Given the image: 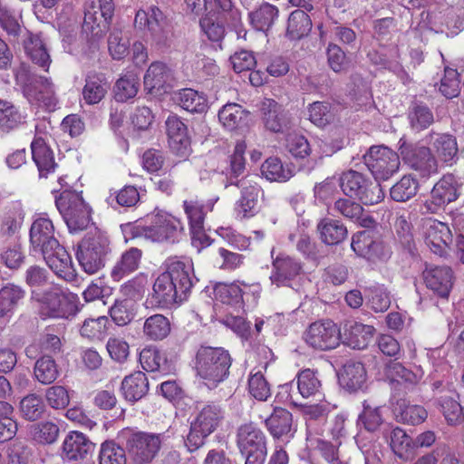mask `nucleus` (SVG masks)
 I'll list each match as a JSON object with an SVG mask.
<instances>
[{"label": "nucleus", "instance_id": "4c0bfd02", "mask_svg": "<svg viewBox=\"0 0 464 464\" xmlns=\"http://www.w3.org/2000/svg\"><path fill=\"white\" fill-rule=\"evenodd\" d=\"M32 156L36 164L40 176L46 177L54 171L57 164L52 150L45 144L44 140L35 139L31 144Z\"/></svg>", "mask_w": 464, "mask_h": 464}, {"label": "nucleus", "instance_id": "f704fd0d", "mask_svg": "<svg viewBox=\"0 0 464 464\" xmlns=\"http://www.w3.org/2000/svg\"><path fill=\"white\" fill-rule=\"evenodd\" d=\"M341 385L351 392L362 390L366 382V371L362 362L349 361L339 376Z\"/></svg>", "mask_w": 464, "mask_h": 464}, {"label": "nucleus", "instance_id": "dca6fc26", "mask_svg": "<svg viewBox=\"0 0 464 464\" xmlns=\"http://www.w3.org/2000/svg\"><path fill=\"white\" fill-rule=\"evenodd\" d=\"M79 311V298L71 292L48 293L41 307V314L51 318H69Z\"/></svg>", "mask_w": 464, "mask_h": 464}, {"label": "nucleus", "instance_id": "f257e3e1", "mask_svg": "<svg viewBox=\"0 0 464 464\" xmlns=\"http://www.w3.org/2000/svg\"><path fill=\"white\" fill-rule=\"evenodd\" d=\"M193 267L189 262L169 259L166 270L155 279L151 303L158 307L170 308L188 299L194 285Z\"/></svg>", "mask_w": 464, "mask_h": 464}, {"label": "nucleus", "instance_id": "a19ab883", "mask_svg": "<svg viewBox=\"0 0 464 464\" xmlns=\"http://www.w3.org/2000/svg\"><path fill=\"white\" fill-rule=\"evenodd\" d=\"M375 329L372 325L353 322L345 330L347 343L353 349H365L373 337Z\"/></svg>", "mask_w": 464, "mask_h": 464}, {"label": "nucleus", "instance_id": "f03ea898", "mask_svg": "<svg viewBox=\"0 0 464 464\" xmlns=\"http://www.w3.org/2000/svg\"><path fill=\"white\" fill-rule=\"evenodd\" d=\"M232 358L222 347L201 346L196 355L197 374L208 388H216L229 375Z\"/></svg>", "mask_w": 464, "mask_h": 464}, {"label": "nucleus", "instance_id": "680f3d73", "mask_svg": "<svg viewBox=\"0 0 464 464\" xmlns=\"http://www.w3.org/2000/svg\"><path fill=\"white\" fill-rule=\"evenodd\" d=\"M440 405L449 425L457 426L464 421L463 408L457 400L448 396L441 397Z\"/></svg>", "mask_w": 464, "mask_h": 464}, {"label": "nucleus", "instance_id": "0e129e2a", "mask_svg": "<svg viewBox=\"0 0 464 464\" xmlns=\"http://www.w3.org/2000/svg\"><path fill=\"white\" fill-rule=\"evenodd\" d=\"M140 362L147 372L166 371V358L155 347H146L140 353Z\"/></svg>", "mask_w": 464, "mask_h": 464}, {"label": "nucleus", "instance_id": "e433bc0d", "mask_svg": "<svg viewBox=\"0 0 464 464\" xmlns=\"http://www.w3.org/2000/svg\"><path fill=\"white\" fill-rule=\"evenodd\" d=\"M141 257L142 251L137 247L124 251L111 271L112 279L119 282L135 272L140 266Z\"/></svg>", "mask_w": 464, "mask_h": 464}, {"label": "nucleus", "instance_id": "c9c22d12", "mask_svg": "<svg viewBox=\"0 0 464 464\" xmlns=\"http://www.w3.org/2000/svg\"><path fill=\"white\" fill-rule=\"evenodd\" d=\"M124 398L135 402L143 398L149 391V381L146 374L140 371L126 376L121 385Z\"/></svg>", "mask_w": 464, "mask_h": 464}, {"label": "nucleus", "instance_id": "bb28decb", "mask_svg": "<svg viewBox=\"0 0 464 464\" xmlns=\"http://www.w3.org/2000/svg\"><path fill=\"white\" fill-rule=\"evenodd\" d=\"M49 267L60 277L70 281L73 278L72 258L66 249L59 243L48 253L42 255Z\"/></svg>", "mask_w": 464, "mask_h": 464}, {"label": "nucleus", "instance_id": "3c124183", "mask_svg": "<svg viewBox=\"0 0 464 464\" xmlns=\"http://www.w3.org/2000/svg\"><path fill=\"white\" fill-rule=\"evenodd\" d=\"M24 295V290L18 285H7L2 287L0 289V318L11 314Z\"/></svg>", "mask_w": 464, "mask_h": 464}, {"label": "nucleus", "instance_id": "49530a36", "mask_svg": "<svg viewBox=\"0 0 464 464\" xmlns=\"http://www.w3.org/2000/svg\"><path fill=\"white\" fill-rule=\"evenodd\" d=\"M245 150L246 144L243 141L236 144L233 154L229 158V165L225 171L227 175L226 188L235 185L237 180H239L238 177L243 174L246 167Z\"/></svg>", "mask_w": 464, "mask_h": 464}, {"label": "nucleus", "instance_id": "338daca9", "mask_svg": "<svg viewBox=\"0 0 464 464\" xmlns=\"http://www.w3.org/2000/svg\"><path fill=\"white\" fill-rule=\"evenodd\" d=\"M245 116V111L237 103H227L218 111L219 121L230 130L237 129Z\"/></svg>", "mask_w": 464, "mask_h": 464}, {"label": "nucleus", "instance_id": "6e6d98bb", "mask_svg": "<svg viewBox=\"0 0 464 464\" xmlns=\"http://www.w3.org/2000/svg\"><path fill=\"white\" fill-rule=\"evenodd\" d=\"M139 90V79L131 72L121 76L115 83L114 95L118 102H124L136 96Z\"/></svg>", "mask_w": 464, "mask_h": 464}, {"label": "nucleus", "instance_id": "8fccbe9b", "mask_svg": "<svg viewBox=\"0 0 464 464\" xmlns=\"http://www.w3.org/2000/svg\"><path fill=\"white\" fill-rule=\"evenodd\" d=\"M312 29L310 16L304 10L293 11L287 22V34L291 39H300Z\"/></svg>", "mask_w": 464, "mask_h": 464}, {"label": "nucleus", "instance_id": "9b49d317", "mask_svg": "<svg viewBox=\"0 0 464 464\" xmlns=\"http://www.w3.org/2000/svg\"><path fill=\"white\" fill-rule=\"evenodd\" d=\"M113 13V0H87L82 30L93 38L101 39L109 29Z\"/></svg>", "mask_w": 464, "mask_h": 464}, {"label": "nucleus", "instance_id": "864d4df0", "mask_svg": "<svg viewBox=\"0 0 464 464\" xmlns=\"http://www.w3.org/2000/svg\"><path fill=\"white\" fill-rule=\"evenodd\" d=\"M418 189V181L411 175H405L391 188L390 196L394 201L406 202L416 196Z\"/></svg>", "mask_w": 464, "mask_h": 464}, {"label": "nucleus", "instance_id": "58836bf2", "mask_svg": "<svg viewBox=\"0 0 464 464\" xmlns=\"http://www.w3.org/2000/svg\"><path fill=\"white\" fill-rule=\"evenodd\" d=\"M248 287V285L239 281L231 284L218 283L214 287V295L224 304H237L243 302Z\"/></svg>", "mask_w": 464, "mask_h": 464}, {"label": "nucleus", "instance_id": "a878e982", "mask_svg": "<svg viewBox=\"0 0 464 464\" xmlns=\"http://www.w3.org/2000/svg\"><path fill=\"white\" fill-rule=\"evenodd\" d=\"M111 84L105 74L92 72L86 75L82 95L85 103L95 105L100 103L107 95Z\"/></svg>", "mask_w": 464, "mask_h": 464}, {"label": "nucleus", "instance_id": "412c9836", "mask_svg": "<svg viewBox=\"0 0 464 464\" xmlns=\"http://www.w3.org/2000/svg\"><path fill=\"white\" fill-rule=\"evenodd\" d=\"M29 237L33 251L40 252L42 255L48 253L59 244L55 237L53 223L45 217L34 219L30 227Z\"/></svg>", "mask_w": 464, "mask_h": 464}, {"label": "nucleus", "instance_id": "5701e85b", "mask_svg": "<svg viewBox=\"0 0 464 464\" xmlns=\"http://www.w3.org/2000/svg\"><path fill=\"white\" fill-rule=\"evenodd\" d=\"M166 129L169 150L179 157H188L191 148L186 124L176 115H171L166 121Z\"/></svg>", "mask_w": 464, "mask_h": 464}, {"label": "nucleus", "instance_id": "79ce46f5", "mask_svg": "<svg viewBox=\"0 0 464 464\" xmlns=\"http://www.w3.org/2000/svg\"><path fill=\"white\" fill-rule=\"evenodd\" d=\"M26 115L10 102L0 99V130L10 132L25 123Z\"/></svg>", "mask_w": 464, "mask_h": 464}, {"label": "nucleus", "instance_id": "de8ad7c7", "mask_svg": "<svg viewBox=\"0 0 464 464\" xmlns=\"http://www.w3.org/2000/svg\"><path fill=\"white\" fill-rule=\"evenodd\" d=\"M394 411L403 423L419 425L428 417L423 406L408 404L404 400H399L394 406Z\"/></svg>", "mask_w": 464, "mask_h": 464}, {"label": "nucleus", "instance_id": "423d86ee", "mask_svg": "<svg viewBox=\"0 0 464 464\" xmlns=\"http://www.w3.org/2000/svg\"><path fill=\"white\" fill-rule=\"evenodd\" d=\"M339 183L346 196L358 199L364 205L378 204L384 198L381 185L361 172L347 170L341 175Z\"/></svg>", "mask_w": 464, "mask_h": 464}, {"label": "nucleus", "instance_id": "2eb2a0df", "mask_svg": "<svg viewBox=\"0 0 464 464\" xmlns=\"http://www.w3.org/2000/svg\"><path fill=\"white\" fill-rule=\"evenodd\" d=\"M400 150L404 162L420 177L430 178L438 173V161L430 148L404 142Z\"/></svg>", "mask_w": 464, "mask_h": 464}, {"label": "nucleus", "instance_id": "473e14b6", "mask_svg": "<svg viewBox=\"0 0 464 464\" xmlns=\"http://www.w3.org/2000/svg\"><path fill=\"white\" fill-rule=\"evenodd\" d=\"M426 141L433 147L442 161L450 164L455 161L459 149L454 136L430 132L427 135Z\"/></svg>", "mask_w": 464, "mask_h": 464}, {"label": "nucleus", "instance_id": "393cba45", "mask_svg": "<svg viewBox=\"0 0 464 464\" xmlns=\"http://www.w3.org/2000/svg\"><path fill=\"white\" fill-rule=\"evenodd\" d=\"M383 437L389 442L392 452L402 460H410L415 455L414 440L400 427H390L383 430Z\"/></svg>", "mask_w": 464, "mask_h": 464}, {"label": "nucleus", "instance_id": "39448f33", "mask_svg": "<svg viewBox=\"0 0 464 464\" xmlns=\"http://www.w3.org/2000/svg\"><path fill=\"white\" fill-rule=\"evenodd\" d=\"M55 205L71 233L87 228L92 220V208L84 201L82 193L64 189L55 198Z\"/></svg>", "mask_w": 464, "mask_h": 464}, {"label": "nucleus", "instance_id": "e2e57ef3", "mask_svg": "<svg viewBox=\"0 0 464 464\" xmlns=\"http://www.w3.org/2000/svg\"><path fill=\"white\" fill-rule=\"evenodd\" d=\"M179 104L189 112L201 113L207 109L205 97L192 89H184L179 92Z\"/></svg>", "mask_w": 464, "mask_h": 464}, {"label": "nucleus", "instance_id": "4d7b16f0", "mask_svg": "<svg viewBox=\"0 0 464 464\" xmlns=\"http://www.w3.org/2000/svg\"><path fill=\"white\" fill-rule=\"evenodd\" d=\"M20 411L25 420L34 421L44 415L45 404L41 396L30 393L21 400Z\"/></svg>", "mask_w": 464, "mask_h": 464}, {"label": "nucleus", "instance_id": "aec40b11", "mask_svg": "<svg viewBox=\"0 0 464 464\" xmlns=\"http://www.w3.org/2000/svg\"><path fill=\"white\" fill-rule=\"evenodd\" d=\"M459 196V185L453 175L443 176L434 186L430 198L425 201V208L431 213L455 201Z\"/></svg>", "mask_w": 464, "mask_h": 464}, {"label": "nucleus", "instance_id": "9d476101", "mask_svg": "<svg viewBox=\"0 0 464 464\" xmlns=\"http://www.w3.org/2000/svg\"><path fill=\"white\" fill-rule=\"evenodd\" d=\"M121 437L125 440L126 449L136 464L150 463L161 446L160 434L128 430L123 431Z\"/></svg>", "mask_w": 464, "mask_h": 464}, {"label": "nucleus", "instance_id": "cd10ccee", "mask_svg": "<svg viewBox=\"0 0 464 464\" xmlns=\"http://www.w3.org/2000/svg\"><path fill=\"white\" fill-rule=\"evenodd\" d=\"M384 372L392 383L404 384L407 388L415 386L423 377V371L420 368L409 369L397 361H390L385 366Z\"/></svg>", "mask_w": 464, "mask_h": 464}, {"label": "nucleus", "instance_id": "6e6552de", "mask_svg": "<svg viewBox=\"0 0 464 464\" xmlns=\"http://www.w3.org/2000/svg\"><path fill=\"white\" fill-rule=\"evenodd\" d=\"M183 231L179 219L166 212L148 215L146 224L141 227V234L153 242H175Z\"/></svg>", "mask_w": 464, "mask_h": 464}, {"label": "nucleus", "instance_id": "bf43d9fd", "mask_svg": "<svg viewBox=\"0 0 464 464\" xmlns=\"http://www.w3.org/2000/svg\"><path fill=\"white\" fill-rule=\"evenodd\" d=\"M33 439L41 444H52L56 441L60 429L55 422L41 421L31 427Z\"/></svg>", "mask_w": 464, "mask_h": 464}, {"label": "nucleus", "instance_id": "c756f323", "mask_svg": "<svg viewBox=\"0 0 464 464\" xmlns=\"http://www.w3.org/2000/svg\"><path fill=\"white\" fill-rule=\"evenodd\" d=\"M171 70L161 62L152 63L144 75V87L149 92H166L165 86L172 81Z\"/></svg>", "mask_w": 464, "mask_h": 464}, {"label": "nucleus", "instance_id": "f8f14e48", "mask_svg": "<svg viewBox=\"0 0 464 464\" xmlns=\"http://www.w3.org/2000/svg\"><path fill=\"white\" fill-rule=\"evenodd\" d=\"M364 164L375 180H387L400 168L399 155L385 146H372L363 156Z\"/></svg>", "mask_w": 464, "mask_h": 464}, {"label": "nucleus", "instance_id": "37998d69", "mask_svg": "<svg viewBox=\"0 0 464 464\" xmlns=\"http://www.w3.org/2000/svg\"><path fill=\"white\" fill-rule=\"evenodd\" d=\"M278 17V8L269 3L262 4L249 13L250 23L257 31H268Z\"/></svg>", "mask_w": 464, "mask_h": 464}, {"label": "nucleus", "instance_id": "7ed1b4c3", "mask_svg": "<svg viewBox=\"0 0 464 464\" xmlns=\"http://www.w3.org/2000/svg\"><path fill=\"white\" fill-rule=\"evenodd\" d=\"M224 419L222 407L213 401L197 403L194 420L190 422L189 432L185 445L190 452L198 450L205 444V440L212 434Z\"/></svg>", "mask_w": 464, "mask_h": 464}, {"label": "nucleus", "instance_id": "c85d7f7f", "mask_svg": "<svg viewBox=\"0 0 464 464\" xmlns=\"http://www.w3.org/2000/svg\"><path fill=\"white\" fill-rule=\"evenodd\" d=\"M265 423L270 434L276 439L292 437L295 432L293 415L284 408H275L271 415L266 419Z\"/></svg>", "mask_w": 464, "mask_h": 464}, {"label": "nucleus", "instance_id": "4468645a", "mask_svg": "<svg viewBox=\"0 0 464 464\" xmlns=\"http://www.w3.org/2000/svg\"><path fill=\"white\" fill-rule=\"evenodd\" d=\"M304 340L314 349L328 351L339 345L341 333L338 326L331 320L316 321L305 330Z\"/></svg>", "mask_w": 464, "mask_h": 464}, {"label": "nucleus", "instance_id": "09e8293b", "mask_svg": "<svg viewBox=\"0 0 464 464\" xmlns=\"http://www.w3.org/2000/svg\"><path fill=\"white\" fill-rule=\"evenodd\" d=\"M108 49L114 60H121L130 53V37L127 32L114 26L108 37Z\"/></svg>", "mask_w": 464, "mask_h": 464}, {"label": "nucleus", "instance_id": "2f4dec72", "mask_svg": "<svg viewBox=\"0 0 464 464\" xmlns=\"http://www.w3.org/2000/svg\"><path fill=\"white\" fill-rule=\"evenodd\" d=\"M218 199L217 198L203 202L198 198H190L183 201V209L188 219L190 230L203 228L206 215L213 210Z\"/></svg>", "mask_w": 464, "mask_h": 464}, {"label": "nucleus", "instance_id": "c03bdc74", "mask_svg": "<svg viewBox=\"0 0 464 464\" xmlns=\"http://www.w3.org/2000/svg\"><path fill=\"white\" fill-rule=\"evenodd\" d=\"M298 393L303 398L316 397L322 395V383L317 372L311 369H304L295 377Z\"/></svg>", "mask_w": 464, "mask_h": 464}, {"label": "nucleus", "instance_id": "ddd939ff", "mask_svg": "<svg viewBox=\"0 0 464 464\" xmlns=\"http://www.w3.org/2000/svg\"><path fill=\"white\" fill-rule=\"evenodd\" d=\"M421 280L435 297L448 300L454 285L455 276L449 266H437L425 262Z\"/></svg>", "mask_w": 464, "mask_h": 464}, {"label": "nucleus", "instance_id": "052dcab7", "mask_svg": "<svg viewBox=\"0 0 464 464\" xmlns=\"http://www.w3.org/2000/svg\"><path fill=\"white\" fill-rule=\"evenodd\" d=\"M409 120L413 130H422L434 121L430 109L422 103H414L409 111Z\"/></svg>", "mask_w": 464, "mask_h": 464}, {"label": "nucleus", "instance_id": "13d9d810", "mask_svg": "<svg viewBox=\"0 0 464 464\" xmlns=\"http://www.w3.org/2000/svg\"><path fill=\"white\" fill-rule=\"evenodd\" d=\"M24 49L32 61L41 67L48 68L51 60L44 43L38 35L31 36L24 44Z\"/></svg>", "mask_w": 464, "mask_h": 464}, {"label": "nucleus", "instance_id": "1a4fd4ad", "mask_svg": "<svg viewBox=\"0 0 464 464\" xmlns=\"http://www.w3.org/2000/svg\"><path fill=\"white\" fill-rule=\"evenodd\" d=\"M134 25L139 29L147 28L150 40L159 48L170 45L172 32L161 10L152 5L148 11L139 10L134 18Z\"/></svg>", "mask_w": 464, "mask_h": 464}, {"label": "nucleus", "instance_id": "a18cd8bd", "mask_svg": "<svg viewBox=\"0 0 464 464\" xmlns=\"http://www.w3.org/2000/svg\"><path fill=\"white\" fill-rule=\"evenodd\" d=\"M169 320L160 314H153L148 317L143 324L144 335L152 341L165 339L170 333Z\"/></svg>", "mask_w": 464, "mask_h": 464}, {"label": "nucleus", "instance_id": "4be33fe9", "mask_svg": "<svg viewBox=\"0 0 464 464\" xmlns=\"http://www.w3.org/2000/svg\"><path fill=\"white\" fill-rule=\"evenodd\" d=\"M24 93L31 103L47 110L56 105V96L53 85L50 80L44 76H34L24 86Z\"/></svg>", "mask_w": 464, "mask_h": 464}, {"label": "nucleus", "instance_id": "f3484780", "mask_svg": "<svg viewBox=\"0 0 464 464\" xmlns=\"http://www.w3.org/2000/svg\"><path fill=\"white\" fill-rule=\"evenodd\" d=\"M256 178V176H246L235 183V186L241 188V198L235 207L237 216L241 219L250 218L260 210L261 188L254 180Z\"/></svg>", "mask_w": 464, "mask_h": 464}, {"label": "nucleus", "instance_id": "5fc2aeb1", "mask_svg": "<svg viewBox=\"0 0 464 464\" xmlns=\"http://www.w3.org/2000/svg\"><path fill=\"white\" fill-rule=\"evenodd\" d=\"M262 175L270 181L285 182L292 176V170L276 157L267 159L261 166Z\"/></svg>", "mask_w": 464, "mask_h": 464}, {"label": "nucleus", "instance_id": "7c9ffc66", "mask_svg": "<svg viewBox=\"0 0 464 464\" xmlns=\"http://www.w3.org/2000/svg\"><path fill=\"white\" fill-rule=\"evenodd\" d=\"M94 444L79 431L70 432L63 443V454L69 460L83 459L93 450Z\"/></svg>", "mask_w": 464, "mask_h": 464}, {"label": "nucleus", "instance_id": "72a5a7b5", "mask_svg": "<svg viewBox=\"0 0 464 464\" xmlns=\"http://www.w3.org/2000/svg\"><path fill=\"white\" fill-rule=\"evenodd\" d=\"M316 228L321 241L328 246L339 245L348 236L347 227L341 221L330 218L321 219Z\"/></svg>", "mask_w": 464, "mask_h": 464}, {"label": "nucleus", "instance_id": "6ab92c4d", "mask_svg": "<svg viewBox=\"0 0 464 464\" xmlns=\"http://www.w3.org/2000/svg\"><path fill=\"white\" fill-rule=\"evenodd\" d=\"M260 116L265 128L275 133L291 129V119L284 107L273 99L266 98L260 103Z\"/></svg>", "mask_w": 464, "mask_h": 464}, {"label": "nucleus", "instance_id": "0eeeda50", "mask_svg": "<svg viewBox=\"0 0 464 464\" xmlns=\"http://www.w3.org/2000/svg\"><path fill=\"white\" fill-rule=\"evenodd\" d=\"M237 445L246 458L245 464H264L267 455L266 438L256 425L248 423L238 428Z\"/></svg>", "mask_w": 464, "mask_h": 464}, {"label": "nucleus", "instance_id": "603ef678", "mask_svg": "<svg viewBox=\"0 0 464 464\" xmlns=\"http://www.w3.org/2000/svg\"><path fill=\"white\" fill-rule=\"evenodd\" d=\"M214 2L216 10L222 19L240 36V33L243 31L241 13L232 0H214Z\"/></svg>", "mask_w": 464, "mask_h": 464}, {"label": "nucleus", "instance_id": "a211bd4d", "mask_svg": "<svg viewBox=\"0 0 464 464\" xmlns=\"http://www.w3.org/2000/svg\"><path fill=\"white\" fill-rule=\"evenodd\" d=\"M426 246L434 254L443 256L448 254L453 237L449 226L436 219L428 218L422 223Z\"/></svg>", "mask_w": 464, "mask_h": 464}, {"label": "nucleus", "instance_id": "b1692460", "mask_svg": "<svg viewBox=\"0 0 464 464\" xmlns=\"http://www.w3.org/2000/svg\"><path fill=\"white\" fill-rule=\"evenodd\" d=\"M301 270L302 265L299 261L287 255L280 254L273 260L270 280L277 287L289 286Z\"/></svg>", "mask_w": 464, "mask_h": 464}, {"label": "nucleus", "instance_id": "69168bd1", "mask_svg": "<svg viewBox=\"0 0 464 464\" xmlns=\"http://www.w3.org/2000/svg\"><path fill=\"white\" fill-rule=\"evenodd\" d=\"M383 422L380 407H372L366 401L363 402V410L358 417V425L363 427L369 432L376 431Z\"/></svg>", "mask_w": 464, "mask_h": 464}, {"label": "nucleus", "instance_id": "ea45409f", "mask_svg": "<svg viewBox=\"0 0 464 464\" xmlns=\"http://www.w3.org/2000/svg\"><path fill=\"white\" fill-rule=\"evenodd\" d=\"M59 375V366L51 355H42L34 362V377L41 384H52L57 380Z\"/></svg>", "mask_w": 464, "mask_h": 464}, {"label": "nucleus", "instance_id": "20e7f679", "mask_svg": "<svg viewBox=\"0 0 464 464\" xmlns=\"http://www.w3.org/2000/svg\"><path fill=\"white\" fill-rule=\"evenodd\" d=\"M110 241L105 233L95 228L84 237L78 246L76 257L84 272L92 275L105 266L110 253Z\"/></svg>", "mask_w": 464, "mask_h": 464}, {"label": "nucleus", "instance_id": "774afa93", "mask_svg": "<svg viewBox=\"0 0 464 464\" xmlns=\"http://www.w3.org/2000/svg\"><path fill=\"white\" fill-rule=\"evenodd\" d=\"M100 464H125V450L112 440L104 441L99 454Z\"/></svg>", "mask_w": 464, "mask_h": 464}]
</instances>
